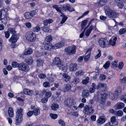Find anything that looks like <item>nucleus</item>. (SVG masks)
<instances>
[{"label":"nucleus","mask_w":126,"mask_h":126,"mask_svg":"<svg viewBox=\"0 0 126 126\" xmlns=\"http://www.w3.org/2000/svg\"><path fill=\"white\" fill-rule=\"evenodd\" d=\"M44 46L45 48L48 50H51V49H56L61 47L64 45V43L63 42L58 43L55 44L54 46H52L50 43H45Z\"/></svg>","instance_id":"1"},{"label":"nucleus","mask_w":126,"mask_h":126,"mask_svg":"<svg viewBox=\"0 0 126 126\" xmlns=\"http://www.w3.org/2000/svg\"><path fill=\"white\" fill-rule=\"evenodd\" d=\"M23 109L20 108L17 109L16 118V125H17L18 124L22 122L23 120Z\"/></svg>","instance_id":"2"},{"label":"nucleus","mask_w":126,"mask_h":126,"mask_svg":"<svg viewBox=\"0 0 126 126\" xmlns=\"http://www.w3.org/2000/svg\"><path fill=\"white\" fill-rule=\"evenodd\" d=\"M65 105L72 109L74 108L77 110L78 108L77 107L75 106V103L74 100L70 99H67L65 101Z\"/></svg>","instance_id":"3"},{"label":"nucleus","mask_w":126,"mask_h":126,"mask_svg":"<svg viewBox=\"0 0 126 126\" xmlns=\"http://www.w3.org/2000/svg\"><path fill=\"white\" fill-rule=\"evenodd\" d=\"M25 37L28 40L31 42L34 41L36 38L35 34L32 32H27Z\"/></svg>","instance_id":"4"},{"label":"nucleus","mask_w":126,"mask_h":126,"mask_svg":"<svg viewBox=\"0 0 126 126\" xmlns=\"http://www.w3.org/2000/svg\"><path fill=\"white\" fill-rule=\"evenodd\" d=\"M83 112L87 115H91L94 112V108L92 106L86 105L84 107Z\"/></svg>","instance_id":"5"},{"label":"nucleus","mask_w":126,"mask_h":126,"mask_svg":"<svg viewBox=\"0 0 126 126\" xmlns=\"http://www.w3.org/2000/svg\"><path fill=\"white\" fill-rule=\"evenodd\" d=\"M100 46L102 47H105L109 44L108 40L107 38H101L99 39L98 42Z\"/></svg>","instance_id":"6"},{"label":"nucleus","mask_w":126,"mask_h":126,"mask_svg":"<svg viewBox=\"0 0 126 126\" xmlns=\"http://www.w3.org/2000/svg\"><path fill=\"white\" fill-rule=\"evenodd\" d=\"M65 51L67 54L71 55L74 54L76 52V47L74 46L66 47L65 48Z\"/></svg>","instance_id":"7"},{"label":"nucleus","mask_w":126,"mask_h":126,"mask_svg":"<svg viewBox=\"0 0 126 126\" xmlns=\"http://www.w3.org/2000/svg\"><path fill=\"white\" fill-rule=\"evenodd\" d=\"M52 63L53 65L57 66L60 69L63 67V65L61 64V62L59 57L55 58L53 60Z\"/></svg>","instance_id":"8"},{"label":"nucleus","mask_w":126,"mask_h":126,"mask_svg":"<svg viewBox=\"0 0 126 126\" xmlns=\"http://www.w3.org/2000/svg\"><path fill=\"white\" fill-rule=\"evenodd\" d=\"M19 69L23 72H27L29 70V68L27 64L24 63L19 64Z\"/></svg>","instance_id":"9"},{"label":"nucleus","mask_w":126,"mask_h":126,"mask_svg":"<svg viewBox=\"0 0 126 126\" xmlns=\"http://www.w3.org/2000/svg\"><path fill=\"white\" fill-rule=\"evenodd\" d=\"M61 8L65 11H68L70 12H72L75 10L69 4H66L62 5Z\"/></svg>","instance_id":"10"},{"label":"nucleus","mask_w":126,"mask_h":126,"mask_svg":"<svg viewBox=\"0 0 126 126\" xmlns=\"http://www.w3.org/2000/svg\"><path fill=\"white\" fill-rule=\"evenodd\" d=\"M106 119L102 116H99L97 120V124L99 125H101L104 123Z\"/></svg>","instance_id":"11"},{"label":"nucleus","mask_w":126,"mask_h":126,"mask_svg":"<svg viewBox=\"0 0 126 126\" xmlns=\"http://www.w3.org/2000/svg\"><path fill=\"white\" fill-rule=\"evenodd\" d=\"M18 39L16 34H13L9 39V41L12 43H15L17 42Z\"/></svg>","instance_id":"12"},{"label":"nucleus","mask_w":126,"mask_h":126,"mask_svg":"<svg viewBox=\"0 0 126 126\" xmlns=\"http://www.w3.org/2000/svg\"><path fill=\"white\" fill-rule=\"evenodd\" d=\"M118 13H116L114 11L112 10L108 16L110 18H113L117 17L118 16Z\"/></svg>","instance_id":"13"},{"label":"nucleus","mask_w":126,"mask_h":126,"mask_svg":"<svg viewBox=\"0 0 126 126\" xmlns=\"http://www.w3.org/2000/svg\"><path fill=\"white\" fill-rule=\"evenodd\" d=\"M104 10L106 15L108 16L112 11L111 8L108 6H105L104 7Z\"/></svg>","instance_id":"14"},{"label":"nucleus","mask_w":126,"mask_h":126,"mask_svg":"<svg viewBox=\"0 0 126 126\" xmlns=\"http://www.w3.org/2000/svg\"><path fill=\"white\" fill-rule=\"evenodd\" d=\"M110 122L111 124L113 125L114 126H117L118 122L116 120V117L114 116H112L110 119Z\"/></svg>","instance_id":"15"},{"label":"nucleus","mask_w":126,"mask_h":126,"mask_svg":"<svg viewBox=\"0 0 126 126\" xmlns=\"http://www.w3.org/2000/svg\"><path fill=\"white\" fill-rule=\"evenodd\" d=\"M62 76L65 81H69L71 79V77L67 74L64 73L63 74Z\"/></svg>","instance_id":"16"},{"label":"nucleus","mask_w":126,"mask_h":126,"mask_svg":"<svg viewBox=\"0 0 126 126\" xmlns=\"http://www.w3.org/2000/svg\"><path fill=\"white\" fill-rule=\"evenodd\" d=\"M125 105V104L124 103L120 102L116 104L115 106L116 108V109L120 110L124 107Z\"/></svg>","instance_id":"17"},{"label":"nucleus","mask_w":126,"mask_h":126,"mask_svg":"<svg viewBox=\"0 0 126 126\" xmlns=\"http://www.w3.org/2000/svg\"><path fill=\"white\" fill-rule=\"evenodd\" d=\"M32 51L33 50L32 48L30 47H29L26 49L23 54L25 55L30 54L32 53Z\"/></svg>","instance_id":"18"},{"label":"nucleus","mask_w":126,"mask_h":126,"mask_svg":"<svg viewBox=\"0 0 126 126\" xmlns=\"http://www.w3.org/2000/svg\"><path fill=\"white\" fill-rule=\"evenodd\" d=\"M77 64L76 63L71 64L70 66V71H76L77 69Z\"/></svg>","instance_id":"19"},{"label":"nucleus","mask_w":126,"mask_h":126,"mask_svg":"<svg viewBox=\"0 0 126 126\" xmlns=\"http://www.w3.org/2000/svg\"><path fill=\"white\" fill-rule=\"evenodd\" d=\"M52 40V36L50 35H48V36H47L45 39V42L43 43V44H44L45 43H50Z\"/></svg>","instance_id":"20"},{"label":"nucleus","mask_w":126,"mask_h":126,"mask_svg":"<svg viewBox=\"0 0 126 126\" xmlns=\"http://www.w3.org/2000/svg\"><path fill=\"white\" fill-rule=\"evenodd\" d=\"M93 26L91 25L90 27L87 30L85 33V34L86 36H89L93 30Z\"/></svg>","instance_id":"21"},{"label":"nucleus","mask_w":126,"mask_h":126,"mask_svg":"<svg viewBox=\"0 0 126 126\" xmlns=\"http://www.w3.org/2000/svg\"><path fill=\"white\" fill-rule=\"evenodd\" d=\"M56 75L52 73L51 74L48 80L50 82H53L54 81V79L56 78Z\"/></svg>","instance_id":"22"},{"label":"nucleus","mask_w":126,"mask_h":126,"mask_svg":"<svg viewBox=\"0 0 126 126\" xmlns=\"http://www.w3.org/2000/svg\"><path fill=\"white\" fill-rule=\"evenodd\" d=\"M82 95L84 98L88 97L89 96L88 91L86 90H84L82 92Z\"/></svg>","instance_id":"23"},{"label":"nucleus","mask_w":126,"mask_h":126,"mask_svg":"<svg viewBox=\"0 0 126 126\" xmlns=\"http://www.w3.org/2000/svg\"><path fill=\"white\" fill-rule=\"evenodd\" d=\"M8 114L10 117H13L14 115L13 110L11 107L9 108L8 110Z\"/></svg>","instance_id":"24"},{"label":"nucleus","mask_w":126,"mask_h":126,"mask_svg":"<svg viewBox=\"0 0 126 126\" xmlns=\"http://www.w3.org/2000/svg\"><path fill=\"white\" fill-rule=\"evenodd\" d=\"M7 11L5 9L0 10V17L7 16Z\"/></svg>","instance_id":"25"},{"label":"nucleus","mask_w":126,"mask_h":126,"mask_svg":"<svg viewBox=\"0 0 126 126\" xmlns=\"http://www.w3.org/2000/svg\"><path fill=\"white\" fill-rule=\"evenodd\" d=\"M0 20L1 21L2 23L4 24L6 23L7 21V16L0 17Z\"/></svg>","instance_id":"26"},{"label":"nucleus","mask_w":126,"mask_h":126,"mask_svg":"<svg viewBox=\"0 0 126 126\" xmlns=\"http://www.w3.org/2000/svg\"><path fill=\"white\" fill-rule=\"evenodd\" d=\"M88 53L87 55L85 56L84 57L85 61L87 62L89 60L90 55V51L88 50L86 52V54Z\"/></svg>","instance_id":"27"},{"label":"nucleus","mask_w":126,"mask_h":126,"mask_svg":"<svg viewBox=\"0 0 126 126\" xmlns=\"http://www.w3.org/2000/svg\"><path fill=\"white\" fill-rule=\"evenodd\" d=\"M59 107V106L58 104L56 103H53L51 106V108L53 110L56 111L57 110Z\"/></svg>","instance_id":"28"},{"label":"nucleus","mask_w":126,"mask_h":126,"mask_svg":"<svg viewBox=\"0 0 126 126\" xmlns=\"http://www.w3.org/2000/svg\"><path fill=\"white\" fill-rule=\"evenodd\" d=\"M71 87V86L69 84H68L65 85L63 89V91L66 92L67 91H69Z\"/></svg>","instance_id":"29"},{"label":"nucleus","mask_w":126,"mask_h":126,"mask_svg":"<svg viewBox=\"0 0 126 126\" xmlns=\"http://www.w3.org/2000/svg\"><path fill=\"white\" fill-rule=\"evenodd\" d=\"M61 16L63 17L60 22V24H62L65 22L67 19L68 17L63 14H62Z\"/></svg>","instance_id":"30"},{"label":"nucleus","mask_w":126,"mask_h":126,"mask_svg":"<svg viewBox=\"0 0 126 126\" xmlns=\"http://www.w3.org/2000/svg\"><path fill=\"white\" fill-rule=\"evenodd\" d=\"M24 16L25 18L28 19L32 17L30 12L25 13L24 14Z\"/></svg>","instance_id":"31"},{"label":"nucleus","mask_w":126,"mask_h":126,"mask_svg":"<svg viewBox=\"0 0 126 126\" xmlns=\"http://www.w3.org/2000/svg\"><path fill=\"white\" fill-rule=\"evenodd\" d=\"M32 111L33 114L35 116H37L40 113V110L38 108L35 109Z\"/></svg>","instance_id":"32"},{"label":"nucleus","mask_w":126,"mask_h":126,"mask_svg":"<svg viewBox=\"0 0 126 126\" xmlns=\"http://www.w3.org/2000/svg\"><path fill=\"white\" fill-rule=\"evenodd\" d=\"M53 20L51 19H46L44 21V25L47 26L48 24H49L52 23Z\"/></svg>","instance_id":"33"},{"label":"nucleus","mask_w":126,"mask_h":126,"mask_svg":"<svg viewBox=\"0 0 126 126\" xmlns=\"http://www.w3.org/2000/svg\"><path fill=\"white\" fill-rule=\"evenodd\" d=\"M80 80V79L79 78L75 77L73 79L72 82L74 83L77 84L79 82Z\"/></svg>","instance_id":"34"},{"label":"nucleus","mask_w":126,"mask_h":126,"mask_svg":"<svg viewBox=\"0 0 126 126\" xmlns=\"http://www.w3.org/2000/svg\"><path fill=\"white\" fill-rule=\"evenodd\" d=\"M8 31L10 33H11L13 34H16V32L15 31L14 29L12 28H10L8 29Z\"/></svg>","instance_id":"35"},{"label":"nucleus","mask_w":126,"mask_h":126,"mask_svg":"<svg viewBox=\"0 0 126 126\" xmlns=\"http://www.w3.org/2000/svg\"><path fill=\"white\" fill-rule=\"evenodd\" d=\"M37 66L38 67L42 66L43 64V61L41 59H38L37 60Z\"/></svg>","instance_id":"36"},{"label":"nucleus","mask_w":126,"mask_h":126,"mask_svg":"<svg viewBox=\"0 0 126 126\" xmlns=\"http://www.w3.org/2000/svg\"><path fill=\"white\" fill-rule=\"evenodd\" d=\"M26 62L29 65L32 64L33 63V60L32 57H30L27 60H26Z\"/></svg>","instance_id":"37"},{"label":"nucleus","mask_w":126,"mask_h":126,"mask_svg":"<svg viewBox=\"0 0 126 126\" xmlns=\"http://www.w3.org/2000/svg\"><path fill=\"white\" fill-rule=\"evenodd\" d=\"M53 8L55 9L57 11L59 12L60 13H61V10L62 9L61 7H58V6L57 5H53L52 6Z\"/></svg>","instance_id":"38"},{"label":"nucleus","mask_w":126,"mask_h":126,"mask_svg":"<svg viewBox=\"0 0 126 126\" xmlns=\"http://www.w3.org/2000/svg\"><path fill=\"white\" fill-rule=\"evenodd\" d=\"M87 22V21L86 20H85L81 22V30H82L84 28L85 26L86 25Z\"/></svg>","instance_id":"39"},{"label":"nucleus","mask_w":126,"mask_h":126,"mask_svg":"<svg viewBox=\"0 0 126 126\" xmlns=\"http://www.w3.org/2000/svg\"><path fill=\"white\" fill-rule=\"evenodd\" d=\"M126 32V28L121 29L119 31V34L120 35H122L125 33Z\"/></svg>","instance_id":"40"},{"label":"nucleus","mask_w":126,"mask_h":126,"mask_svg":"<svg viewBox=\"0 0 126 126\" xmlns=\"http://www.w3.org/2000/svg\"><path fill=\"white\" fill-rule=\"evenodd\" d=\"M104 86V84L99 82L98 83L97 86H96V89L97 90H98L100 88L103 87Z\"/></svg>","instance_id":"41"},{"label":"nucleus","mask_w":126,"mask_h":126,"mask_svg":"<svg viewBox=\"0 0 126 126\" xmlns=\"http://www.w3.org/2000/svg\"><path fill=\"white\" fill-rule=\"evenodd\" d=\"M106 100V97L104 96V95H103V96L101 97V100L100 101V103L103 105H104L105 103V102Z\"/></svg>","instance_id":"42"},{"label":"nucleus","mask_w":126,"mask_h":126,"mask_svg":"<svg viewBox=\"0 0 126 126\" xmlns=\"http://www.w3.org/2000/svg\"><path fill=\"white\" fill-rule=\"evenodd\" d=\"M42 30L45 32H49L50 31L49 28L48 27L43 26L42 27Z\"/></svg>","instance_id":"43"},{"label":"nucleus","mask_w":126,"mask_h":126,"mask_svg":"<svg viewBox=\"0 0 126 126\" xmlns=\"http://www.w3.org/2000/svg\"><path fill=\"white\" fill-rule=\"evenodd\" d=\"M12 67H13L15 68L18 67L19 68V64L18 63L16 62H13L12 63Z\"/></svg>","instance_id":"44"},{"label":"nucleus","mask_w":126,"mask_h":126,"mask_svg":"<svg viewBox=\"0 0 126 126\" xmlns=\"http://www.w3.org/2000/svg\"><path fill=\"white\" fill-rule=\"evenodd\" d=\"M83 72L81 70H80L79 71H77L75 74L76 76H82L83 74Z\"/></svg>","instance_id":"45"},{"label":"nucleus","mask_w":126,"mask_h":126,"mask_svg":"<svg viewBox=\"0 0 126 126\" xmlns=\"http://www.w3.org/2000/svg\"><path fill=\"white\" fill-rule=\"evenodd\" d=\"M50 116L52 118L55 119L57 117L58 115L56 114L51 113L50 114Z\"/></svg>","instance_id":"46"},{"label":"nucleus","mask_w":126,"mask_h":126,"mask_svg":"<svg viewBox=\"0 0 126 126\" xmlns=\"http://www.w3.org/2000/svg\"><path fill=\"white\" fill-rule=\"evenodd\" d=\"M40 29V28L39 26H37L35 27H34L32 29V31L34 32H38Z\"/></svg>","instance_id":"47"},{"label":"nucleus","mask_w":126,"mask_h":126,"mask_svg":"<svg viewBox=\"0 0 126 126\" xmlns=\"http://www.w3.org/2000/svg\"><path fill=\"white\" fill-rule=\"evenodd\" d=\"M110 63V61H107L104 65L103 67H104L105 69L108 68V67H109Z\"/></svg>","instance_id":"48"},{"label":"nucleus","mask_w":126,"mask_h":126,"mask_svg":"<svg viewBox=\"0 0 126 126\" xmlns=\"http://www.w3.org/2000/svg\"><path fill=\"white\" fill-rule=\"evenodd\" d=\"M117 62L116 61L112 62L111 63V67H116L117 65Z\"/></svg>","instance_id":"49"},{"label":"nucleus","mask_w":126,"mask_h":126,"mask_svg":"<svg viewBox=\"0 0 126 126\" xmlns=\"http://www.w3.org/2000/svg\"><path fill=\"white\" fill-rule=\"evenodd\" d=\"M109 44L107 46V47H108L109 45L114 46L115 44V42L113 41L112 39H110L109 41Z\"/></svg>","instance_id":"50"},{"label":"nucleus","mask_w":126,"mask_h":126,"mask_svg":"<svg viewBox=\"0 0 126 126\" xmlns=\"http://www.w3.org/2000/svg\"><path fill=\"white\" fill-rule=\"evenodd\" d=\"M43 85L44 87L46 88L49 87L50 86V83L47 81L44 82L43 83Z\"/></svg>","instance_id":"51"},{"label":"nucleus","mask_w":126,"mask_h":126,"mask_svg":"<svg viewBox=\"0 0 126 126\" xmlns=\"http://www.w3.org/2000/svg\"><path fill=\"white\" fill-rule=\"evenodd\" d=\"M123 112L122 111L119 110L117 112L116 114L118 116H121L123 115Z\"/></svg>","instance_id":"52"},{"label":"nucleus","mask_w":126,"mask_h":126,"mask_svg":"<svg viewBox=\"0 0 126 126\" xmlns=\"http://www.w3.org/2000/svg\"><path fill=\"white\" fill-rule=\"evenodd\" d=\"M52 95V93L50 92H47L45 93V96L47 98H48L49 97H51Z\"/></svg>","instance_id":"53"},{"label":"nucleus","mask_w":126,"mask_h":126,"mask_svg":"<svg viewBox=\"0 0 126 126\" xmlns=\"http://www.w3.org/2000/svg\"><path fill=\"white\" fill-rule=\"evenodd\" d=\"M38 76L41 79H44L46 77V75L43 73H41L38 75Z\"/></svg>","instance_id":"54"},{"label":"nucleus","mask_w":126,"mask_h":126,"mask_svg":"<svg viewBox=\"0 0 126 126\" xmlns=\"http://www.w3.org/2000/svg\"><path fill=\"white\" fill-rule=\"evenodd\" d=\"M106 76L104 74H101L100 76L99 79L103 80L105 79Z\"/></svg>","instance_id":"55"},{"label":"nucleus","mask_w":126,"mask_h":126,"mask_svg":"<svg viewBox=\"0 0 126 126\" xmlns=\"http://www.w3.org/2000/svg\"><path fill=\"white\" fill-rule=\"evenodd\" d=\"M95 20V19L94 18H93L89 22V23L88 24V25L87 26V27H85L84 29V31H85L87 29L88 27L91 24L92 22L93 21Z\"/></svg>","instance_id":"56"},{"label":"nucleus","mask_w":126,"mask_h":126,"mask_svg":"<svg viewBox=\"0 0 126 126\" xmlns=\"http://www.w3.org/2000/svg\"><path fill=\"white\" fill-rule=\"evenodd\" d=\"M124 5L122 3L119 2L118 3L117 6L119 8L122 9L123 8Z\"/></svg>","instance_id":"57"},{"label":"nucleus","mask_w":126,"mask_h":126,"mask_svg":"<svg viewBox=\"0 0 126 126\" xmlns=\"http://www.w3.org/2000/svg\"><path fill=\"white\" fill-rule=\"evenodd\" d=\"M98 51L99 52V53L97 54L95 56V58L96 59H97L98 58H99L101 55V50H100V49H98Z\"/></svg>","instance_id":"58"},{"label":"nucleus","mask_w":126,"mask_h":126,"mask_svg":"<svg viewBox=\"0 0 126 126\" xmlns=\"http://www.w3.org/2000/svg\"><path fill=\"white\" fill-rule=\"evenodd\" d=\"M48 100V98H44L41 99V102L43 103H45L47 102Z\"/></svg>","instance_id":"59"},{"label":"nucleus","mask_w":126,"mask_h":126,"mask_svg":"<svg viewBox=\"0 0 126 126\" xmlns=\"http://www.w3.org/2000/svg\"><path fill=\"white\" fill-rule=\"evenodd\" d=\"M61 90L60 89H58L56 91V95L59 96L61 94Z\"/></svg>","instance_id":"60"},{"label":"nucleus","mask_w":126,"mask_h":126,"mask_svg":"<svg viewBox=\"0 0 126 126\" xmlns=\"http://www.w3.org/2000/svg\"><path fill=\"white\" fill-rule=\"evenodd\" d=\"M4 33L5 37L6 38H8L10 36V33L8 31L5 32Z\"/></svg>","instance_id":"61"},{"label":"nucleus","mask_w":126,"mask_h":126,"mask_svg":"<svg viewBox=\"0 0 126 126\" xmlns=\"http://www.w3.org/2000/svg\"><path fill=\"white\" fill-rule=\"evenodd\" d=\"M59 123L61 124L62 126H64L65 124L64 121L62 120H61L59 121Z\"/></svg>","instance_id":"62"},{"label":"nucleus","mask_w":126,"mask_h":126,"mask_svg":"<svg viewBox=\"0 0 126 126\" xmlns=\"http://www.w3.org/2000/svg\"><path fill=\"white\" fill-rule=\"evenodd\" d=\"M25 24L28 28H30L31 27V23L30 22L26 23H25Z\"/></svg>","instance_id":"63"},{"label":"nucleus","mask_w":126,"mask_h":126,"mask_svg":"<svg viewBox=\"0 0 126 126\" xmlns=\"http://www.w3.org/2000/svg\"><path fill=\"white\" fill-rule=\"evenodd\" d=\"M104 94L103 91L102 90H99L98 93V95H102Z\"/></svg>","instance_id":"64"}]
</instances>
